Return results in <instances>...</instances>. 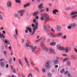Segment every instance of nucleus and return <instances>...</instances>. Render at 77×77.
<instances>
[{
  "label": "nucleus",
  "mask_w": 77,
  "mask_h": 77,
  "mask_svg": "<svg viewBox=\"0 0 77 77\" xmlns=\"http://www.w3.org/2000/svg\"><path fill=\"white\" fill-rule=\"evenodd\" d=\"M35 26L34 28L33 29V30L31 33L32 35H33L35 33L36 30H37L38 29V22H36L35 24Z\"/></svg>",
  "instance_id": "f257e3e1"
},
{
  "label": "nucleus",
  "mask_w": 77,
  "mask_h": 77,
  "mask_svg": "<svg viewBox=\"0 0 77 77\" xmlns=\"http://www.w3.org/2000/svg\"><path fill=\"white\" fill-rule=\"evenodd\" d=\"M26 45L27 47H29L31 48L32 49V52H35V50L36 49V46H34V47L32 46V45H29V44L28 43H26Z\"/></svg>",
  "instance_id": "f03ea898"
},
{
  "label": "nucleus",
  "mask_w": 77,
  "mask_h": 77,
  "mask_svg": "<svg viewBox=\"0 0 77 77\" xmlns=\"http://www.w3.org/2000/svg\"><path fill=\"white\" fill-rule=\"evenodd\" d=\"M51 62V61L48 60L45 64V69H50L51 68V66L50 65V64Z\"/></svg>",
  "instance_id": "7ed1b4c3"
},
{
  "label": "nucleus",
  "mask_w": 77,
  "mask_h": 77,
  "mask_svg": "<svg viewBox=\"0 0 77 77\" xmlns=\"http://www.w3.org/2000/svg\"><path fill=\"white\" fill-rule=\"evenodd\" d=\"M44 18L45 19H46V21L48 22L50 21V20H49L48 19V18H49V16H48V15L47 14V13H44Z\"/></svg>",
  "instance_id": "20e7f679"
},
{
  "label": "nucleus",
  "mask_w": 77,
  "mask_h": 77,
  "mask_svg": "<svg viewBox=\"0 0 77 77\" xmlns=\"http://www.w3.org/2000/svg\"><path fill=\"white\" fill-rule=\"evenodd\" d=\"M64 50H65L66 53H68L69 51H71V49H70V48H68V47H66L65 48H64Z\"/></svg>",
  "instance_id": "39448f33"
},
{
  "label": "nucleus",
  "mask_w": 77,
  "mask_h": 77,
  "mask_svg": "<svg viewBox=\"0 0 77 77\" xmlns=\"http://www.w3.org/2000/svg\"><path fill=\"white\" fill-rule=\"evenodd\" d=\"M69 26H71L72 29H74L77 26V24L75 23H72L69 24Z\"/></svg>",
  "instance_id": "423d86ee"
},
{
  "label": "nucleus",
  "mask_w": 77,
  "mask_h": 77,
  "mask_svg": "<svg viewBox=\"0 0 77 77\" xmlns=\"http://www.w3.org/2000/svg\"><path fill=\"white\" fill-rule=\"evenodd\" d=\"M48 25H46L43 26L44 30L45 32H48L47 30H48V28H47V27H48Z\"/></svg>",
  "instance_id": "0eeeda50"
},
{
  "label": "nucleus",
  "mask_w": 77,
  "mask_h": 77,
  "mask_svg": "<svg viewBox=\"0 0 77 77\" xmlns=\"http://www.w3.org/2000/svg\"><path fill=\"white\" fill-rule=\"evenodd\" d=\"M7 6L8 8H11L12 6V2L11 1H8L7 3Z\"/></svg>",
  "instance_id": "6e6552de"
},
{
  "label": "nucleus",
  "mask_w": 77,
  "mask_h": 77,
  "mask_svg": "<svg viewBox=\"0 0 77 77\" xmlns=\"http://www.w3.org/2000/svg\"><path fill=\"white\" fill-rule=\"evenodd\" d=\"M25 12V11L24 10H22L20 11V15L21 17H23V14Z\"/></svg>",
  "instance_id": "1a4fd4ad"
},
{
  "label": "nucleus",
  "mask_w": 77,
  "mask_h": 77,
  "mask_svg": "<svg viewBox=\"0 0 77 77\" xmlns=\"http://www.w3.org/2000/svg\"><path fill=\"white\" fill-rule=\"evenodd\" d=\"M48 36H50V37H51V38H54L55 37V36L54 35L51 34V33H48Z\"/></svg>",
  "instance_id": "9d476101"
},
{
  "label": "nucleus",
  "mask_w": 77,
  "mask_h": 77,
  "mask_svg": "<svg viewBox=\"0 0 77 77\" xmlns=\"http://www.w3.org/2000/svg\"><path fill=\"white\" fill-rule=\"evenodd\" d=\"M62 27L60 26H57V31H61Z\"/></svg>",
  "instance_id": "9b49d317"
},
{
  "label": "nucleus",
  "mask_w": 77,
  "mask_h": 77,
  "mask_svg": "<svg viewBox=\"0 0 77 77\" xmlns=\"http://www.w3.org/2000/svg\"><path fill=\"white\" fill-rule=\"evenodd\" d=\"M38 14H39V12L36 11L33 14V15L34 17H35L36 15H38Z\"/></svg>",
  "instance_id": "f8f14e48"
},
{
  "label": "nucleus",
  "mask_w": 77,
  "mask_h": 77,
  "mask_svg": "<svg viewBox=\"0 0 77 77\" xmlns=\"http://www.w3.org/2000/svg\"><path fill=\"white\" fill-rule=\"evenodd\" d=\"M30 3H28L26 4H25V5H24L23 6V7L25 8H27V7H28L29 6H30Z\"/></svg>",
  "instance_id": "ddd939ff"
},
{
  "label": "nucleus",
  "mask_w": 77,
  "mask_h": 77,
  "mask_svg": "<svg viewBox=\"0 0 77 77\" xmlns=\"http://www.w3.org/2000/svg\"><path fill=\"white\" fill-rule=\"evenodd\" d=\"M26 28L27 30H28V31L30 32V33H31L32 32V29L31 28L26 27Z\"/></svg>",
  "instance_id": "4468645a"
},
{
  "label": "nucleus",
  "mask_w": 77,
  "mask_h": 77,
  "mask_svg": "<svg viewBox=\"0 0 77 77\" xmlns=\"http://www.w3.org/2000/svg\"><path fill=\"white\" fill-rule=\"evenodd\" d=\"M50 51L53 54H56V52L55 51H54L53 49L52 48H50Z\"/></svg>",
  "instance_id": "2eb2a0df"
},
{
  "label": "nucleus",
  "mask_w": 77,
  "mask_h": 77,
  "mask_svg": "<svg viewBox=\"0 0 77 77\" xmlns=\"http://www.w3.org/2000/svg\"><path fill=\"white\" fill-rule=\"evenodd\" d=\"M42 6H43V4H41L38 6V8L39 9H42L44 8V7Z\"/></svg>",
  "instance_id": "dca6fc26"
},
{
  "label": "nucleus",
  "mask_w": 77,
  "mask_h": 77,
  "mask_svg": "<svg viewBox=\"0 0 77 77\" xmlns=\"http://www.w3.org/2000/svg\"><path fill=\"white\" fill-rule=\"evenodd\" d=\"M43 50L45 51H46V52H48V48L47 47H44L43 48Z\"/></svg>",
  "instance_id": "f3484780"
},
{
  "label": "nucleus",
  "mask_w": 77,
  "mask_h": 77,
  "mask_svg": "<svg viewBox=\"0 0 77 77\" xmlns=\"http://www.w3.org/2000/svg\"><path fill=\"white\" fill-rule=\"evenodd\" d=\"M58 11L57 10V9H55L53 11V14H54L55 15H56V12H58Z\"/></svg>",
  "instance_id": "a211bd4d"
},
{
  "label": "nucleus",
  "mask_w": 77,
  "mask_h": 77,
  "mask_svg": "<svg viewBox=\"0 0 77 77\" xmlns=\"http://www.w3.org/2000/svg\"><path fill=\"white\" fill-rule=\"evenodd\" d=\"M75 14H77V12H72L70 14V15H75Z\"/></svg>",
  "instance_id": "6ab92c4d"
},
{
  "label": "nucleus",
  "mask_w": 77,
  "mask_h": 77,
  "mask_svg": "<svg viewBox=\"0 0 77 77\" xmlns=\"http://www.w3.org/2000/svg\"><path fill=\"white\" fill-rule=\"evenodd\" d=\"M59 62V60H55L54 61V64H57Z\"/></svg>",
  "instance_id": "aec40b11"
},
{
  "label": "nucleus",
  "mask_w": 77,
  "mask_h": 77,
  "mask_svg": "<svg viewBox=\"0 0 77 77\" xmlns=\"http://www.w3.org/2000/svg\"><path fill=\"white\" fill-rule=\"evenodd\" d=\"M58 49L60 51L63 50H65V48L63 46H61Z\"/></svg>",
  "instance_id": "412c9836"
},
{
  "label": "nucleus",
  "mask_w": 77,
  "mask_h": 77,
  "mask_svg": "<svg viewBox=\"0 0 77 77\" xmlns=\"http://www.w3.org/2000/svg\"><path fill=\"white\" fill-rule=\"evenodd\" d=\"M20 65L22 67H23V62L21 60H20Z\"/></svg>",
  "instance_id": "4be33fe9"
},
{
  "label": "nucleus",
  "mask_w": 77,
  "mask_h": 77,
  "mask_svg": "<svg viewBox=\"0 0 77 77\" xmlns=\"http://www.w3.org/2000/svg\"><path fill=\"white\" fill-rule=\"evenodd\" d=\"M0 65L2 67H4L5 66V63L3 62H1L0 63Z\"/></svg>",
  "instance_id": "5701e85b"
},
{
  "label": "nucleus",
  "mask_w": 77,
  "mask_h": 77,
  "mask_svg": "<svg viewBox=\"0 0 77 77\" xmlns=\"http://www.w3.org/2000/svg\"><path fill=\"white\" fill-rule=\"evenodd\" d=\"M40 19L42 21H43L44 20L45 21H47V20L46 19H45V18H44V17H42Z\"/></svg>",
  "instance_id": "b1692460"
},
{
  "label": "nucleus",
  "mask_w": 77,
  "mask_h": 77,
  "mask_svg": "<svg viewBox=\"0 0 77 77\" xmlns=\"http://www.w3.org/2000/svg\"><path fill=\"white\" fill-rule=\"evenodd\" d=\"M57 35H58V36H62V32H60L58 33L57 34Z\"/></svg>",
  "instance_id": "393cba45"
},
{
  "label": "nucleus",
  "mask_w": 77,
  "mask_h": 77,
  "mask_svg": "<svg viewBox=\"0 0 77 77\" xmlns=\"http://www.w3.org/2000/svg\"><path fill=\"white\" fill-rule=\"evenodd\" d=\"M45 11V10L44 9L41 10L40 11V15H42V14L43 13V12H44Z\"/></svg>",
  "instance_id": "a878e982"
},
{
  "label": "nucleus",
  "mask_w": 77,
  "mask_h": 77,
  "mask_svg": "<svg viewBox=\"0 0 77 77\" xmlns=\"http://www.w3.org/2000/svg\"><path fill=\"white\" fill-rule=\"evenodd\" d=\"M56 45V42H52L50 43L51 45Z\"/></svg>",
  "instance_id": "bb28decb"
},
{
  "label": "nucleus",
  "mask_w": 77,
  "mask_h": 77,
  "mask_svg": "<svg viewBox=\"0 0 77 77\" xmlns=\"http://www.w3.org/2000/svg\"><path fill=\"white\" fill-rule=\"evenodd\" d=\"M61 38L62 39H66V35H65L64 36L61 37Z\"/></svg>",
  "instance_id": "cd10ccee"
},
{
  "label": "nucleus",
  "mask_w": 77,
  "mask_h": 77,
  "mask_svg": "<svg viewBox=\"0 0 77 77\" xmlns=\"http://www.w3.org/2000/svg\"><path fill=\"white\" fill-rule=\"evenodd\" d=\"M65 71V69H63L60 72V73H63V72Z\"/></svg>",
  "instance_id": "c85d7f7f"
},
{
  "label": "nucleus",
  "mask_w": 77,
  "mask_h": 77,
  "mask_svg": "<svg viewBox=\"0 0 77 77\" xmlns=\"http://www.w3.org/2000/svg\"><path fill=\"white\" fill-rule=\"evenodd\" d=\"M77 17V15H75L73 16H72L71 17V18H72V19H73L74 18Z\"/></svg>",
  "instance_id": "c756f323"
},
{
  "label": "nucleus",
  "mask_w": 77,
  "mask_h": 77,
  "mask_svg": "<svg viewBox=\"0 0 77 77\" xmlns=\"http://www.w3.org/2000/svg\"><path fill=\"white\" fill-rule=\"evenodd\" d=\"M24 59H25V60L26 63H28V62H28V61L27 60V57H25Z\"/></svg>",
  "instance_id": "7c9ffc66"
},
{
  "label": "nucleus",
  "mask_w": 77,
  "mask_h": 77,
  "mask_svg": "<svg viewBox=\"0 0 77 77\" xmlns=\"http://www.w3.org/2000/svg\"><path fill=\"white\" fill-rule=\"evenodd\" d=\"M42 37L40 39H38V40L35 41V42H39V41H41V39H42Z\"/></svg>",
  "instance_id": "2f4dec72"
},
{
  "label": "nucleus",
  "mask_w": 77,
  "mask_h": 77,
  "mask_svg": "<svg viewBox=\"0 0 77 77\" xmlns=\"http://www.w3.org/2000/svg\"><path fill=\"white\" fill-rule=\"evenodd\" d=\"M72 28V26H71V25L69 26L68 27H67V29H71Z\"/></svg>",
  "instance_id": "473e14b6"
},
{
  "label": "nucleus",
  "mask_w": 77,
  "mask_h": 77,
  "mask_svg": "<svg viewBox=\"0 0 77 77\" xmlns=\"http://www.w3.org/2000/svg\"><path fill=\"white\" fill-rule=\"evenodd\" d=\"M14 15L16 18L18 17V14L17 13H15L14 14Z\"/></svg>",
  "instance_id": "72a5a7b5"
},
{
  "label": "nucleus",
  "mask_w": 77,
  "mask_h": 77,
  "mask_svg": "<svg viewBox=\"0 0 77 77\" xmlns=\"http://www.w3.org/2000/svg\"><path fill=\"white\" fill-rule=\"evenodd\" d=\"M69 72H68V71H66L64 72V75H66V74H68V73Z\"/></svg>",
  "instance_id": "f704fd0d"
},
{
  "label": "nucleus",
  "mask_w": 77,
  "mask_h": 77,
  "mask_svg": "<svg viewBox=\"0 0 77 77\" xmlns=\"http://www.w3.org/2000/svg\"><path fill=\"white\" fill-rule=\"evenodd\" d=\"M67 65L68 66H70L71 65V63L69 61H68L67 62Z\"/></svg>",
  "instance_id": "c9c22d12"
},
{
  "label": "nucleus",
  "mask_w": 77,
  "mask_h": 77,
  "mask_svg": "<svg viewBox=\"0 0 77 77\" xmlns=\"http://www.w3.org/2000/svg\"><path fill=\"white\" fill-rule=\"evenodd\" d=\"M52 76V74L51 73H48V76L49 77H51Z\"/></svg>",
  "instance_id": "e433bc0d"
},
{
  "label": "nucleus",
  "mask_w": 77,
  "mask_h": 77,
  "mask_svg": "<svg viewBox=\"0 0 77 77\" xmlns=\"http://www.w3.org/2000/svg\"><path fill=\"white\" fill-rule=\"evenodd\" d=\"M42 71L43 73H44L45 72V68L43 69H42Z\"/></svg>",
  "instance_id": "4c0bfd02"
},
{
  "label": "nucleus",
  "mask_w": 77,
  "mask_h": 77,
  "mask_svg": "<svg viewBox=\"0 0 77 77\" xmlns=\"http://www.w3.org/2000/svg\"><path fill=\"white\" fill-rule=\"evenodd\" d=\"M15 33L16 35H18V31H17V29H15Z\"/></svg>",
  "instance_id": "58836bf2"
},
{
  "label": "nucleus",
  "mask_w": 77,
  "mask_h": 77,
  "mask_svg": "<svg viewBox=\"0 0 77 77\" xmlns=\"http://www.w3.org/2000/svg\"><path fill=\"white\" fill-rule=\"evenodd\" d=\"M15 2L16 3H20V0H15Z\"/></svg>",
  "instance_id": "ea45409f"
},
{
  "label": "nucleus",
  "mask_w": 77,
  "mask_h": 77,
  "mask_svg": "<svg viewBox=\"0 0 77 77\" xmlns=\"http://www.w3.org/2000/svg\"><path fill=\"white\" fill-rule=\"evenodd\" d=\"M51 32H54V33H55V31L54 30V29L52 28L51 29Z\"/></svg>",
  "instance_id": "a19ab883"
},
{
  "label": "nucleus",
  "mask_w": 77,
  "mask_h": 77,
  "mask_svg": "<svg viewBox=\"0 0 77 77\" xmlns=\"http://www.w3.org/2000/svg\"><path fill=\"white\" fill-rule=\"evenodd\" d=\"M68 60V58H66L63 60V62H66Z\"/></svg>",
  "instance_id": "79ce46f5"
},
{
  "label": "nucleus",
  "mask_w": 77,
  "mask_h": 77,
  "mask_svg": "<svg viewBox=\"0 0 77 77\" xmlns=\"http://www.w3.org/2000/svg\"><path fill=\"white\" fill-rule=\"evenodd\" d=\"M71 9V8L68 7L66 8V11H68L69 10V9Z\"/></svg>",
  "instance_id": "37998d69"
},
{
  "label": "nucleus",
  "mask_w": 77,
  "mask_h": 77,
  "mask_svg": "<svg viewBox=\"0 0 77 77\" xmlns=\"http://www.w3.org/2000/svg\"><path fill=\"white\" fill-rule=\"evenodd\" d=\"M9 62L10 64H11V63H12V59L11 58L9 60Z\"/></svg>",
  "instance_id": "c03bdc74"
},
{
  "label": "nucleus",
  "mask_w": 77,
  "mask_h": 77,
  "mask_svg": "<svg viewBox=\"0 0 77 77\" xmlns=\"http://www.w3.org/2000/svg\"><path fill=\"white\" fill-rule=\"evenodd\" d=\"M44 0H37L38 3H40L41 1H44Z\"/></svg>",
  "instance_id": "a18cd8bd"
},
{
  "label": "nucleus",
  "mask_w": 77,
  "mask_h": 77,
  "mask_svg": "<svg viewBox=\"0 0 77 77\" xmlns=\"http://www.w3.org/2000/svg\"><path fill=\"white\" fill-rule=\"evenodd\" d=\"M57 48H58V49H59V48H60V47H61L60 46V45H57Z\"/></svg>",
  "instance_id": "49530a36"
},
{
  "label": "nucleus",
  "mask_w": 77,
  "mask_h": 77,
  "mask_svg": "<svg viewBox=\"0 0 77 77\" xmlns=\"http://www.w3.org/2000/svg\"><path fill=\"white\" fill-rule=\"evenodd\" d=\"M35 69L37 70V71H38V72H39H39H39V69H38V68H37V67H35Z\"/></svg>",
  "instance_id": "de8ad7c7"
},
{
  "label": "nucleus",
  "mask_w": 77,
  "mask_h": 77,
  "mask_svg": "<svg viewBox=\"0 0 77 77\" xmlns=\"http://www.w3.org/2000/svg\"><path fill=\"white\" fill-rule=\"evenodd\" d=\"M75 53H77V49L76 48H75Z\"/></svg>",
  "instance_id": "09e8293b"
},
{
  "label": "nucleus",
  "mask_w": 77,
  "mask_h": 77,
  "mask_svg": "<svg viewBox=\"0 0 77 77\" xmlns=\"http://www.w3.org/2000/svg\"><path fill=\"white\" fill-rule=\"evenodd\" d=\"M2 38H4V39L5 38V37L4 36V35H3V34H2Z\"/></svg>",
  "instance_id": "8fccbe9b"
},
{
  "label": "nucleus",
  "mask_w": 77,
  "mask_h": 77,
  "mask_svg": "<svg viewBox=\"0 0 77 77\" xmlns=\"http://www.w3.org/2000/svg\"><path fill=\"white\" fill-rule=\"evenodd\" d=\"M32 27H34V28L35 27V24H32Z\"/></svg>",
  "instance_id": "3c124183"
},
{
  "label": "nucleus",
  "mask_w": 77,
  "mask_h": 77,
  "mask_svg": "<svg viewBox=\"0 0 77 77\" xmlns=\"http://www.w3.org/2000/svg\"><path fill=\"white\" fill-rule=\"evenodd\" d=\"M13 72H14V73H16V72H15V69H13Z\"/></svg>",
  "instance_id": "603ef678"
},
{
  "label": "nucleus",
  "mask_w": 77,
  "mask_h": 77,
  "mask_svg": "<svg viewBox=\"0 0 77 77\" xmlns=\"http://www.w3.org/2000/svg\"><path fill=\"white\" fill-rule=\"evenodd\" d=\"M35 18L36 20H38L39 19V17L36 16L35 17Z\"/></svg>",
  "instance_id": "864d4df0"
},
{
  "label": "nucleus",
  "mask_w": 77,
  "mask_h": 77,
  "mask_svg": "<svg viewBox=\"0 0 77 77\" xmlns=\"http://www.w3.org/2000/svg\"><path fill=\"white\" fill-rule=\"evenodd\" d=\"M0 19L2 20H3V18H2V15L0 14Z\"/></svg>",
  "instance_id": "5fc2aeb1"
},
{
  "label": "nucleus",
  "mask_w": 77,
  "mask_h": 77,
  "mask_svg": "<svg viewBox=\"0 0 77 77\" xmlns=\"http://www.w3.org/2000/svg\"><path fill=\"white\" fill-rule=\"evenodd\" d=\"M60 59V57H56V59H57L59 60V59Z\"/></svg>",
  "instance_id": "6e6d98bb"
},
{
  "label": "nucleus",
  "mask_w": 77,
  "mask_h": 77,
  "mask_svg": "<svg viewBox=\"0 0 77 77\" xmlns=\"http://www.w3.org/2000/svg\"><path fill=\"white\" fill-rule=\"evenodd\" d=\"M13 36L14 38H17V36H16V35H14Z\"/></svg>",
  "instance_id": "4d7b16f0"
},
{
  "label": "nucleus",
  "mask_w": 77,
  "mask_h": 77,
  "mask_svg": "<svg viewBox=\"0 0 77 77\" xmlns=\"http://www.w3.org/2000/svg\"><path fill=\"white\" fill-rule=\"evenodd\" d=\"M22 44H24V39H22Z\"/></svg>",
  "instance_id": "13d9d810"
},
{
  "label": "nucleus",
  "mask_w": 77,
  "mask_h": 77,
  "mask_svg": "<svg viewBox=\"0 0 77 77\" xmlns=\"http://www.w3.org/2000/svg\"><path fill=\"white\" fill-rule=\"evenodd\" d=\"M22 77H25L26 75L24 74H22Z\"/></svg>",
  "instance_id": "bf43d9fd"
},
{
  "label": "nucleus",
  "mask_w": 77,
  "mask_h": 77,
  "mask_svg": "<svg viewBox=\"0 0 77 77\" xmlns=\"http://www.w3.org/2000/svg\"><path fill=\"white\" fill-rule=\"evenodd\" d=\"M28 29H26L25 30V33H28V30H27Z\"/></svg>",
  "instance_id": "052dcab7"
},
{
  "label": "nucleus",
  "mask_w": 77,
  "mask_h": 77,
  "mask_svg": "<svg viewBox=\"0 0 77 77\" xmlns=\"http://www.w3.org/2000/svg\"><path fill=\"white\" fill-rule=\"evenodd\" d=\"M48 5H49V6H50V7H51V3H49L48 4Z\"/></svg>",
  "instance_id": "680f3d73"
},
{
  "label": "nucleus",
  "mask_w": 77,
  "mask_h": 77,
  "mask_svg": "<svg viewBox=\"0 0 77 77\" xmlns=\"http://www.w3.org/2000/svg\"><path fill=\"white\" fill-rule=\"evenodd\" d=\"M46 11L47 12H48V11H49V8H46Z\"/></svg>",
  "instance_id": "e2e57ef3"
},
{
  "label": "nucleus",
  "mask_w": 77,
  "mask_h": 77,
  "mask_svg": "<svg viewBox=\"0 0 77 77\" xmlns=\"http://www.w3.org/2000/svg\"><path fill=\"white\" fill-rule=\"evenodd\" d=\"M8 49L9 50H11V47L9 46L8 47Z\"/></svg>",
  "instance_id": "0e129e2a"
},
{
  "label": "nucleus",
  "mask_w": 77,
  "mask_h": 77,
  "mask_svg": "<svg viewBox=\"0 0 77 77\" xmlns=\"http://www.w3.org/2000/svg\"><path fill=\"white\" fill-rule=\"evenodd\" d=\"M36 19H35L33 21V23H35V22H36Z\"/></svg>",
  "instance_id": "69168bd1"
},
{
  "label": "nucleus",
  "mask_w": 77,
  "mask_h": 77,
  "mask_svg": "<svg viewBox=\"0 0 77 77\" xmlns=\"http://www.w3.org/2000/svg\"><path fill=\"white\" fill-rule=\"evenodd\" d=\"M58 65H56L55 66V68H57V67H58Z\"/></svg>",
  "instance_id": "338daca9"
},
{
  "label": "nucleus",
  "mask_w": 77,
  "mask_h": 77,
  "mask_svg": "<svg viewBox=\"0 0 77 77\" xmlns=\"http://www.w3.org/2000/svg\"><path fill=\"white\" fill-rule=\"evenodd\" d=\"M2 33L3 34H5V31H3Z\"/></svg>",
  "instance_id": "774afa93"
}]
</instances>
